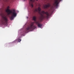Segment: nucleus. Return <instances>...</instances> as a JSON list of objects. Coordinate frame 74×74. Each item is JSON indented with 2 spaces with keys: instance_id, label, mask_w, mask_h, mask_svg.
<instances>
[{
  "instance_id": "nucleus-4",
  "label": "nucleus",
  "mask_w": 74,
  "mask_h": 74,
  "mask_svg": "<svg viewBox=\"0 0 74 74\" xmlns=\"http://www.w3.org/2000/svg\"><path fill=\"white\" fill-rule=\"evenodd\" d=\"M8 21V17L7 16H3L2 17V19L1 20V22L3 25H4L5 26H7L8 25V24H7Z\"/></svg>"
},
{
  "instance_id": "nucleus-2",
  "label": "nucleus",
  "mask_w": 74,
  "mask_h": 74,
  "mask_svg": "<svg viewBox=\"0 0 74 74\" xmlns=\"http://www.w3.org/2000/svg\"><path fill=\"white\" fill-rule=\"evenodd\" d=\"M34 23L33 22L31 24L30 26L28 27L25 29V33H28L30 31H32L33 30V29H34L35 28H36V26L34 25Z\"/></svg>"
},
{
  "instance_id": "nucleus-6",
  "label": "nucleus",
  "mask_w": 74,
  "mask_h": 74,
  "mask_svg": "<svg viewBox=\"0 0 74 74\" xmlns=\"http://www.w3.org/2000/svg\"><path fill=\"white\" fill-rule=\"evenodd\" d=\"M35 1V0H30V2H29V5L32 8L33 7V3Z\"/></svg>"
},
{
  "instance_id": "nucleus-10",
  "label": "nucleus",
  "mask_w": 74,
  "mask_h": 74,
  "mask_svg": "<svg viewBox=\"0 0 74 74\" xmlns=\"http://www.w3.org/2000/svg\"><path fill=\"white\" fill-rule=\"evenodd\" d=\"M21 39H19L18 40V42H21Z\"/></svg>"
},
{
  "instance_id": "nucleus-11",
  "label": "nucleus",
  "mask_w": 74,
  "mask_h": 74,
  "mask_svg": "<svg viewBox=\"0 0 74 74\" xmlns=\"http://www.w3.org/2000/svg\"><path fill=\"white\" fill-rule=\"evenodd\" d=\"M0 15H2V13L0 14Z\"/></svg>"
},
{
  "instance_id": "nucleus-3",
  "label": "nucleus",
  "mask_w": 74,
  "mask_h": 74,
  "mask_svg": "<svg viewBox=\"0 0 74 74\" xmlns=\"http://www.w3.org/2000/svg\"><path fill=\"white\" fill-rule=\"evenodd\" d=\"M42 14H44L47 15L46 16H45L43 15V14H40V15H41V17H40L39 19L40 21H42L43 19L44 18H49V13L48 12H45V11H42L41 12Z\"/></svg>"
},
{
  "instance_id": "nucleus-5",
  "label": "nucleus",
  "mask_w": 74,
  "mask_h": 74,
  "mask_svg": "<svg viewBox=\"0 0 74 74\" xmlns=\"http://www.w3.org/2000/svg\"><path fill=\"white\" fill-rule=\"evenodd\" d=\"M36 16H34L33 17V20L34 21H35V23L38 25V27H40V28H41V27H42V24L40 23V21H36Z\"/></svg>"
},
{
  "instance_id": "nucleus-1",
  "label": "nucleus",
  "mask_w": 74,
  "mask_h": 74,
  "mask_svg": "<svg viewBox=\"0 0 74 74\" xmlns=\"http://www.w3.org/2000/svg\"><path fill=\"white\" fill-rule=\"evenodd\" d=\"M10 6H8L7 7V10H6V12L8 13V15L11 14V16L10 17V18L11 20L14 19V18L16 16L17 14L16 12V11L15 9H12L10 10L9 9Z\"/></svg>"
},
{
  "instance_id": "nucleus-12",
  "label": "nucleus",
  "mask_w": 74,
  "mask_h": 74,
  "mask_svg": "<svg viewBox=\"0 0 74 74\" xmlns=\"http://www.w3.org/2000/svg\"><path fill=\"white\" fill-rule=\"evenodd\" d=\"M24 1H25V0H24Z\"/></svg>"
},
{
  "instance_id": "nucleus-7",
  "label": "nucleus",
  "mask_w": 74,
  "mask_h": 74,
  "mask_svg": "<svg viewBox=\"0 0 74 74\" xmlns=\"http://www.w3.org/2000/svg\"><path fill=\"white\" fill-rule=\"evenodd\" d=\"M59 1H61V0H55V2L54 3V4L55 5L56 7H58V6Z\"/></svg>"
},
{
  "instance_id": "nucleus-9",
  "label": "nucleus",
  "mask_w": 74,
  "mask_h": 74,
  "mask_svg": "<svg viewBox=\"0 0 74 74\" xmlns=\"http://www.w3.org/2000/svg\"><path fill=\"white\" fill-rule=\"evenodd\" d=\"M51 6L50 4L48 3L47 5H45L44 6V7L45 8H49V7Z\"/></svg>"
},
{
  "instance_id": "nucleus-8",
  "label": "nucleus",
  "mask_w": 74,
  "mask_h": 74,
  "mask_svg": "<svg viewBox=\"0 0 74 74\" xmlns=\"http://www.w3.org/2000/svg\"><path fill=\"white\" fill-rule=\"evenodd\" d=\"M35 12H38L39 13H40L41 11V8L40 7H38V9H36L35 10Z\"/></svg>"
}]
</instances>
